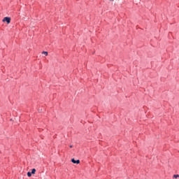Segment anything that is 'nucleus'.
Masks as SVG:
<instances>
[{
  "mask_svg": "<svg viewBox=\"0 0 179 179\" xmlns=\"http://www.w3.org/2000/svg\"><path fill=\"white\" fill-rule=\"evenodd\" d=\"M3 22H6L7 24H9V23H10V17H5L3 19Z\"/></svg>",
  "mask_w": 179,
  "mask_h": 179,
  "instance_id": "f257e3e1",
  "label": "nucleus"
},
{
  "mask_svg": "<svg viewBox=\"0 0 179 179\" xmlns=\"http://www.w3.org/2000/svg\"><path fill=\"white\" fill-rule=\"evenodd\" d=\"M72 163H73L74 164H79V163H80V161L79 159L78 160H75V159H71Z\"/></svg>",
  "mask_w": 179,
  "mask_h": 179,
  "instance_id": "f03ea898",
  "label": "nucleus"
},
{
  "mask_svg": "<svg viewBox=\"0 0 179 179\" xmlns=\"http://www.w3.org/2000/svg\"><path fill=\"white\" fill-rule=\"evenodd\" d=\"M42 54H44L45 57H47V55H48V52L43 51L42 52Z\"/></svg>",
  "mask_w": 179,
  "mask_h": 179,
  "instance_id": "7ed1b4c3",
  "label": "nucleus"
},
{
  "mask_svg": "<svg viewBox=\"0 0 179 179\" xmlns=\"http://www.w3.org/2000/svg\"><path fill=\"white\" fill-rule=\"evenodd\" d=\"M31 174H36V169L31 170Z\"/></svg>",
  "mask_w": 179,
  "mask_h": 179,
  "instance_id": "20e7f679",
  "label": "nucleus"
},
{
  "mask_svg": "<svg viewBox=\"0 0 179 179\" xmlns=\"http://www.w3.org/2000/svg\"><path fill=\"white\" fill-rule=\"evenodd\" d=\"M179 178V175L176 174V175H173V178Z\"/></svg>",
  "mask_w": 179,
  "mask_h": 179,
  "instance_id": "39448f33",
  "label": "nucleus"
},
{
  "mask_svg": "<svg viewBox=\"0 0 179 179\" xmlns=\"http://www.w3.org/2000/svg\"><path fill=\"white\" fill-rule=\"evenodd\" d=\"M27 176H28V177H30L31 176V172H28L27 173Z\"/></svg>",
  "mask_w": 179,
  "mask_h": 179,
  "instance_id": "423d86ee",
  "label": "nucleus"
},
{
  "mask_svg": "<svg viewBox=\"0 0 179 179\" xmlns=\"http://www.w3.org/2000/svg\"><path fill=\"white\" fill-rule=\"evenodd\" d=\"M73 145H70V148H73Z\"/></svg>",
  "mask_w": 179,
  "mask_h": 179,
  "instance_id": "0eeeda50",
  "label": "nucleus"
},
{
  "mask_svg": "<svg viewBox=\"0 0 179 179\" xmlns=\"http://www.w3.org/2000/svg\"><path fill=\"white\" fill-rule=\"evenodd\" d=\"M110 1H114V0H110Z\"/></svg>",
  "mask_w": 179,
  "mask_h": 179,
  "instance_id": "6e6552de",
  "label": "nucleus"
}]
</instances>
